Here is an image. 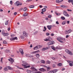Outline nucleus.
<instances>
[{
    "mask_svg": "<svg viewBox=\"0 0 73 73\" xmlns=\"http://www.w3.org/2000/svg\"><path fill=\"white\" fill-rule=\"evenodd\" d=\"M31 69L32 70H33V71L29 70H27L26 71L28 73H35V72H34V71H37V69L33 67H32L31 68Z\"/></svg>",
    "mask_w": 73,
    "mask_h": 73,
    "instance_id": "1",
    "label": "nucleus"
},
{
    "mask_svg": "<svg viewBox=\"0 0 73 73\" xmlns=\"http://www.w3.org/2000/svg\"><path fill=\"white\" fill-rule=\"evenodd\" d=\"M57 40L59 41V42H62V41L61 40H63L64 41L65 40V39L64 38H62L61 37H59L57 38Z\"/></svg>",
    "mask_w": 73,
    "mask_h": 73,
    "instance_id": "2",
    "label": "nucleus"
},
{
    "mask_svg": "<svg viewBox=\"0 0 73 73\" xmlns=\"http://www.w3.org/2000/svg\"><path fill=\"white\" fill-rule=\"evenodd\" d=\"M65 51L67 53H68V54H70V55H71V56H72L73 55V53H72V52H70V51L68 49H66L65 50Z\"/></svg>",
    "mask_w": 73,
    "mask_h": 73,
    "instance_id": "3",
    "label": "nucleus"
},
{
    "mask_svg": "<svg viewBox=\"0 0 73 73\" xmlns=\"http://www.w3.org/2000/svg\"><path fill=\"white\" fill-rule=\"evenodd\" d=\"M63 14L66 17H69V15L67 13V12H66V11H63Z\"/></svg>",
    "mask_w": 73,
    "mask_h": 73,
    "instance_id": "4",
    "label": "nucleus"
},
{
    "mask_svg": "<svg viewBox=\"0 0 73 73\" xmlns=\"http://www.w3.org/2000/svg\"><path fill=\"white\" fill-rule=\"evenodd\" d=\"M71 32H72V30L70 29L68 31H66L65 32V34L66 35H68L69 33H70Z\"/></svg>",
    "mask_w": 73,
    "mask_h": 73,
    "instance_id": "5",
    "label": "nucleus"
},
{
    "mask_svg": "<svg viewBox=\"0 0 73 73\" xmlns=\"http://www.w3.org/2000/svg\"><path fill=\"white\" fill-rule=\"evenodd\" d=\"M2 35H3V36H8V35H9V34H8V33H5V32H4V31H2Z\"/></svg>",
    "mask_w": 73,
    "mask_h": 73,
    "instance_id": "6",
    "label": "nucleus"
},
{
    "mask_svg": "<svg viewBox=\"0 0 73 73\" xmlns=\"http://www.w3.org/2000/svg\"><path fill=\"white\" fill-rule=\"evenodd\" d=\"M51 40L50 37H49L48 38H46L44 40L45 41H50Z\"/></svg>",
    "mask_w": 73,
    "mask_h": 73,
    "instance_id": "7",
    "label": "nucleus"
},
{
    "mask_svg": "<svg viewBox=\"0 0 73 73\" xmlns=\"http://www.w3.org/2000/svg\"><path fill=\"white\" fill-rule=\"evenodd\" d=\"M10 59H8L9 61H11V64H13V62H14V60H13V59L11 58H10Z\"/></svg>",
    "mask_w": 73,
    "mask_h": 73,
    "instance_id": "8",
    "label": "nucleus"
},
{
    "mask_svg": "<svg viewBox=\"0 0 73 73\" xmlns=\"http://www.w3.org/2000/svg\"><path fill=\"white\" fill-rule=\"evenodd\" d=\"M23 35L24 36H25V37H27L28 36V34L27 33H26V32L25 31H23Z\"/></svg>",
    "mask_w": 73,
    "mask_h": 73,
    "instance_id": "9",
    "label": "nucleus"
},
{
    "mask_svg": "<svg viewBox=\"0 0 73 73\" xmlns=\"http://www.w3.org/2000/svg\"><path fill=\"white\" fill-rule=\"evenodd\" d=\"M27 65L28 64L23 65V66H24V68L26 69L27 68H28L30 67V66H28Z\"/></svg>",
    "mask_w": 73,
    "mask_h": 73,
    "instance_id": "10",
    "label": "nucleus"
},
{
    "mask_svg": "<svg viewBox=\"0 0 73 73\" xmlns=\"http://www.w3.org/2000/svg\"><path fill=\"white\" fill-rule=\"evenodd\" d=\"M42 67H44V68H47V70H48L50 69V68L49 67H47V66H45V65H43L42 66Z\"/></svg>",
    "mask_w": 73,
    "mask_h": 73,
    "instance_id": "11",
    "label": "nucleus"
},
{
    "mask_svg": "<svg viewBox=\"0 0 73 73\" xmlns=\"http://www.w3.org/2000/svg\"><path fill=\"white\" fill-rule=\"evenodd\" d=\"M52 27H53V26L52 25H48L47 26V27L49 30H50Z\"/></svg>",
    "mask_w": 73,
    "mask_h": 73,
    "instance_id": "12",
    "label": "nucleus"
},
{
    "mask_svg": "<svg viewBox=\"0 0 73 73\" xmlns=\"http://www.w3.org/2000/svg\"><path fill=\"white\" fill-rule=\"evenodd\" d=\"M49 49V47H47L46 48H43L42 49V51H45V50H47Z\"/></svg>",
    "mask_w": 73,
    "mask_h": 73,
    "instance_id": "13",
    "label": "nucleus"
},
{
    "mask_svg": "<svg viewBox=\"0 0 73 73\" xmlns=\"http://www.w3.org/2000/svg\"><path fill=\"white\" fill-rule=\"evenodd\" d=\"M14 5H15V6H17V7H18V6H19L18 1H17L16 3H14Z\"/></svg>",
    "mask_w": 73,
    "mask_h": 73,
    "instance_id": "14",
    "label": "nucleus"
},
{
    "mask_svg": "<svg viewBox=\"0 0 73 73\" xmlns=\"http://www.w3.org/2000/svg\"><path fill=\"white\" fill-rule=\"evenodd\" d=\"M39 70H40V71H41V72H44V71H46V70H45V69H44V68H40V69H39Z\"/></svg>",
    "mask_w": 73,
    "mask_h": 73,
    "instance_id": "15",
    "label": "nucleus"
},
{
    "mask_svg": "<svg viewBox=\"0 0 73 73\" xmlns=\"http://www.w3.org/2000/svg\"><path fill=\"white\" fill-rule=\"evenodd\" d=\"M19 51L20 52V53H21V54H24V52H23V50L20 48L19 49Z\"/></svg>",
    "mask_w": 73,
    "mask_h": 73,
    "instance_id": "16",
    "label": "nucleus"
},
{
    "mask_svg": "<svg viewBox=\"0 0 73 73\" xmlns=\"http://www.w3.org/2000/svg\"><path fill=\"white\" fill-rule=\"evenodd\" d=\"M63 0H56V2L57 3H60Z\"/></svg>",
    "mask_w": 73,
    "mask_h": 73,
    "instance_id": "17",
    "label": "nucleus"
},
{
    "mask_svg": "<svg viewBox=\"0 0 73 73\" xmlns=\"http://www.w3.org/2000/svg\"><path fill=\"white\" fill-rule=\"evenodd\" d=\"M22 63L23 64L22 65V66H23L24 65H28V64H27V63L26 62H25L24 61H22Z\"/></svg>",
    "mask_w": 73,
    "mask_h": 73,
    "instance_id": "18",
    "label": "nucleus"
},
{
    "mask_svg": "<svg viewBox=\"0 0 73 73\" xmlns=\"http://www.w3.org/2000/svg\"><path fill=\"white\" fill-rule=\"evenodd\" d=\"M4 70H5V71H8V66L5 67L4 68Z\"/></svg>",
    "mask_w": 73,
    "mask_h": 73,
    "instance_id": "19",
    "label": "nucleus"
},
{
    "mask_svg": "<svg viewBox=\"0 0 73 73\" xmlns=\"http://www.w3.org/2000/svg\"><path fill=\"white\" fill-rule=\"evenodd\" d=\"M73 64V61L71 62H70V63H69V64L70 66H72Z\"/></svg>",
    "mask_w": 73,
    "mask_h": 73,
    "instance_id": "20",
    "label": "nucleus"
},
{
    "mask_svg": "<svg viewBox=\"0 0 73 73\" xmlns=\"http://www.w3.org/2000/svg\"><path fill=\"white\" fill-rule=\"evenodd\" d=\"M9 21V20H7V21H6L5 22V24L6 25L8 24V22Z\"/></svg>",
    "mask_w": 73,
    "mask_h": 73,
    "instance_id": "21",
    "label": "nucleus"
},
{
    "mask_svg": "<svg viewBox=\"0 0 73 73\" xmlns=\"http://www.w3.org/2000/svg\"><path fill=\"white\" fill-rule=\"evenodd\" d=\"M25 56L27 57H32V56H31V55L28 54H26Z\"/></svg>",
    "mask_w": 73,
    "mask_h": 73,
    "instance_id": "22",
    "label": "nucleus"
},
{
    "mask_svg": "<svg viewBox=\"0 0 73 73\" xmlns=\"http://www.w3.org/2000/svg\"><path fill=\"white\" fill-rule=\"evenodd\" d=\"M68 3H72V5H73V0H68Z\"/></svg>",
    "mask_w": 73,
    "mask_h": 73,
    "instance_id": "23",
    "label": "nucleus"
},
{
    "mask_svg": "<svg viewBox=\"0 0 73 73\" xmlns=\"http://www.w3.org/2000/svg\"><path fill=\"white\" fill-rule=\"evenodd\" d=\"M29 8H35V6L34 5H31L29 6Z\"/></svg>",
    "mask_w": 73,
    "mask_h": 73,
    "instance_id": "24",
    "label": "nucleus"
},
{
    "mask_svg": "<svg viewBox=\"0 0 73 73\" xmlns=\"http://www.w3.org/2000/svg\"><path fill=\"white\" fill-rule=\"evenodd\" d=\"M7 67L8 68V69H9V70H12V69H13L12 68H11V67H10L9 66H8Z\"/></svg>",
    "mask_w": 73,
    "mask_h": 73,
    "instance_id": "25",
    "label": "nucleus"
},
{
    "mask_svg": "<svg viewBox=\"0 0 73 73\" xmlns=\"http://www.w3.org/2000/svg\"><path fill=\"white\" fill-rule=\"evenodd\" d=\"M28 15V14L27 13H25L23 15V16H27Z\"/></svg>",
    "mask_w": 73,
    "mask_h": 73,
    "instance_id": "26",
    "label": "nucleus"
},
{
    "mask_svg": "<svg viewBox=\"0 0 73 73\" xmlns=\"http://www.w3.org/2000/svg\"><path fill=\"white\" fill-rule=\"evenodd\" d=\"M57 71H58V70H56V69L54 70H53L54 73H56V72H57Z\"/></svg>",
    "mask_w": 73,
    "mask_h": 73,
    "instance_id": "27",
    "label": "nucleus"
},
{
    "mask_svg": "<svg viewBox=\"0 0 73 73\" xmlns=\"http://www.w3.org/2000/svg\"><path fill=\"white\" fill-rule=\"evenodd\" d=\"M51 48L52 49H53L54 50H56V48L54 46H52L51 47Z\"/></svg>",
    "mask_w": 73,
    "mask_h": 73,
    "instance_id": "28",
    "label": "nucleus"
},
{
    "mask_svg": "<svg viewBox=\"0 0 73 73\" xmlns=\"http://www.w3.org/2000/svg\"><path fill=\"white\" fill-rule=\"evenodd\" d=\"M61 19L63 20L65 19V18L64 17H60Z\"/></svg>",
    "mask_w": 73,
    "mask_h": 73,
    "instance_id": "29",
    "label": "nucleus"
},
{
    "mask_svg": "<svg viewBox=\"0 0 73 73\" xmlns=\"http://www.w3.org/2000/svg\"><path fill=\"white\" fill-rule=\"evenodd\" d=\"M3 44H7V42L6 41H5V40H4L3 41Z\"/></svg>",
    "mask_w": 73,
    "mask_h": 73,
    "instance_id": "30",
    "label": "nucleus"
},
{
    "mask_svg": "<svg viewBox=\"0 0 73 73\" xmlns=\"http://www.w3.org/2000/svg\"><path fill=\"white\" fill-rule=\"evenodd\" d=\"M47 45H52L51 44V42H49L47 43Z\"/></svg>",
    "mask_w": 73,
    "mask_h": 73,
    "instance_id": "31",
    "label": "nucleus"
},
{
    "mask_svg": "<svg viewBox=\"0 0 73 73\" xmlns=\"http://www.w3.org/2000/svg\"><path fill=\"white\" fill-rule=\"evenodd\" d=\"M38 49V47H37V46H36V47L34 48L33 49L34 50H37Z\"/></svg>",
    "mask_w": 73,
    "mask_h": 73,
    "instance_id": "32",
    "label": "nucleus"
},
{
    "mask_svg": "<svg viewBox=\"0 0 73 73\" xmlns=\"http://www.w3.org/2000/svg\"><path fill=\"white\" fill-rule=\"evenodd\" d=\"M57 65H58V66H61V65H62V64H61V63H60L58 64Z\"/></svg>",
    "mask_w": 73,
    "mask_h": 73,
    "instance_id": "33",
    "label": "nucleus"
},
{
    "mask_svg": "<svg viewBox=\"0 0 73 73\" xmlns=\"http://www.w3.org/2000/svg\"><path fill=\"white\" fill-rule=\"evenodd\" d=\"M41 63H42L43 64H45V61L44 60H41Z\"/></svg>",
    "mask_w": 73,
    "mask_h": 73,
    "instance_id": "34",
    "label": "nucleus"
},
{
    "mask_svg": "<svg viewBox=\"0 0 73 73\" xmlns=\"http://www.w3.org/2000/svg\"><path fill=\"white\" fill-rule=\"evenodd\" d=\"M46 64H50V61H49V60H47L46 62Z\"/></svg>",
    "mask_w": 73,
    "mask_h": 73,
    "instance_id": "35",
    "label": "nucleus"
},
{
    "mask_svg": "<svg viewBox=\"0 0 73 73\" xmlns=\"http://www.w3.org/2000/svg\"><path fill=\"white\" fill-rule=\"evenodd\" d=\"M42 12H45V11H46V9H42Z\"/></svg>",
    "mask_w": 73,
    "mask_h": 73,
    "instance_id": "36",
    "label": "nucleus"
},
{
    "mask_svg": "<svg viewBox=\"0 0 73 73\" xmlns=\"http://www.w3.org/2000/svg\"><path fill=\"white\" fill-rule=\"evenodd\" d=\"M55 14H56L57 16H59V15H61V13H57L56 12L55 13Z\"/></svg>",
    "mask_w": 73,
    "mask_h": 73,
    "instance_id": "37",
    "label": "nucleus"
},
{
    "mask_svg": "<svg viewBox=\"0 0 73 73\" xmlns=\"http://www.w3.org/2000/svg\"><path fill=\"white\" fill-rule=\"evenodd\" d=\"M51 42V44H54V41H50Z\"/></svg>",
    "mask_w": 73,
    "mask_h": 73,
    "instance_id": "38",
    "label": "nucleus"
},
{
    "mask_svg": "<svg viewBox=\"0 0 73 73\" xmlns=\"http://www.w3.org/2000/svg\"><path fill=\"white\" fill-rule=\"evenodd\" d=\"M66 24V21H64L63 22V23H62V25H65Z\"/></svg>",
    "mask_w": 73,
    "mask_h": 73,
    "instance_id": "39",
    "label": "nucleus"
},
{
    "mask_svg": "<svg viewBox=\"0 0 73 73\" xmlns=\"http://www.w3.org/2000/svg\"><path fill=\"white\" fill-rule=\"evenodd\" d=\"M20 38H21L22 40H24V36H21L20 37Z\"/></svg>",
    "mask_w": 73,
    "mask_h": 73,
    "instance_id": "40",
    "label": "nucleus"
},
{
    "mask_svg": "<svg viewBox=\"0 0 73 73\" xmlns=\"http://www.w3.org/2000/svg\"><path fill=\"white\" fill-rule=\"evenodd\" d=\"M36 52L37 53H38V52H40V51L39 50H38L37 51L33 52V53H36Z\"/></svg>",
    "mask_w": 73,
    "mask_h": 73,
    "instance_id": "41",
    "label": "nucleus"
},
{
    "mask_svg": "<svg viewBox=\"0 0 73 73\" xmlns=\"http://www.w3.org/2000/svg\"><path fill=\"white\" fill-rule=\"evenodd\" d=\"M27 7H25L23 9V11H25L27 10Z\"/></svg>",
    "mask_w": 73,
    "mask_h": 73,
    "instance_id": "42",
    "label": "nucleus"
},
{
    "mask_svg": "<svg viewBox=\"0 0 73 73\" xmlns=\"http://www.w3.org/2000/svg\"><path fill=\"white\" fill-rule=\"evenodd\" d=\"M44 30H43V31H46V28L45 27H44Z\"/></svg>",
    "mask_w": 73,
    "mask_h": 73,
    "instance_id": "43",
    "label": "nucleus"
},
{
    "mask_svg": "<svg viewBox=\"0 0 73 73\" xmlns=\"http://www.w3.org/2000/svg\"><path fill=\"white\" fill-rule=\"evenodd\" d=\"M22 4V3H20V2H19V5H21Z\"/></svg>",
    "mask_w": 73,
    "mask_h": 73,
    "instance_id": "44",
    "label": "nucleus"
},
{
    "mask_svg": "<svg viewBox=\"0 0 73 73\" xmlns=\"http://www.w3.org/2000/svg\"><path fill=\"white\" fill-rule=\"evenodd\" d=\"M5 52L7 53H8L9 52V50H6Z\"/></svg>",
    "mask_w": 73,
    "mask_h": 73,
    "instance_id": "45",
    "label": "nucleus"
},
{
    "mask_svg": "<svg viewBox=\"0 0 73 73\" xmlns=\"http://www.w3.org/2000/svg\"><path fill=\"white\" fill-rule=\"evenodd\" d=\"M36 57H38L39 56V55L38 54H37L36 55Z\"/></svg>",
    "mask_w": 73,
    "mask_h": 73,
    "instance_id": "46",
    "label": "nucleus"
},
{
    "mask_svg": "<svg viewBox=\"0 0 73 73\" xmlns=\"http://www.w3.org/2000/svg\"><path fill=\"white\" fill-rule=\"evenodd\" d=\"M10 4L11 5H12V4H13V2H12V1H10Z\"/></svg>",
    "mask_w": 73,
    "mask_h": 73,
    "instance_id": "47",
    "label": "nucleus"
},
{
    "mask_svg": "<svg viewBox=\"0 0 73 73\" xmlns=\"http://www.w3.org/2000/svg\"><path fill=\"white\" fill-rule=\"evenodd\" d=\"M3 58H1V63H3Z\"/></svg>",
    "mask_w": 73,
    "mask_h": 73,
    "instance_id": "48",
    "label": "nucleus"
},
{
    "mask_svg": "<svg viewBox=\"0 0 73 73\" xmlns=\"http://www.w3.org/2000/svg\"><path fill=\"white\" fill-rule=\"evenodd\" d=\"M50 35V33H46V35L47 36H49V35Z\"/></svg>",
    "mask_w": 73,
    "mask_h": 73,
    "instance_id": "49",
    "label": "nucleus"
},
{
    "mask_svg": "<svg viewBox=\"0 0 73 73\" xmlns=\"http://www.w3.org/2000/svg\"><path fill=\"white\" fill-rule=\"evenodd\" d=\"M61 7L63 8H65V6L64 5H61Z\"/></svg>",
    "mask_w": 73,
    "mask_h": 73,
    "instance_id": "50",
    "label": "nucleus"
},
{
    "mask_svg": "<svg viewBox=\"0 0 73 73\" xmlns=\"http://www.w3.org/2000/svg\"><path fill=\"white\" fill-rule=\"evenodd\" d=\"M14 40H17V37H14Z\"/></svg>",
    "mask_w": 73,
    "mask_h": 73,
    "instance_id": "51",
    "label": "nucleus"
},
{
    "mask_svg": "<svg viewBox=\"0 0 73 73\" xmlns=\"http://www.w3.org/2000/svg\"><path fill=\"white\" fill-rule=\"evenodd\" d=\"M48 18H51V17H52V16L51 15H50L48 16Z\"/></svg>",
    "mask_w": 73,
    "mask_h": 73,
    "instance_id": "52",
    "label": "nucleus"
},
{
    "mask_svg": "<svg viewBox=\"0 0 73 73\" xmlns=\"http://www.w3.org/2000/svg\"><path fill=\"white\" fill-rule=\"evenodd\" d=\"M10 30L11 28L10 27H9L7 29V30L8 31H10Z\"/></svg>",
    "mask_w": 73,
    "mask_h": 73,
    "instance_id": "53",
    "label": "nucleus"
},
{
    "mask_svg": "<svg viewBox=\"0 0 73 73\" xmlns=\"http://www.w3.org/2000/svg\"><path fill=\"white\" fill-rule=\"evenodd\" d=\"M72 61H69V60H68L67 61V62L68 63H70V62H72Z\"/></svg>",
    "mask_w": 73,
    "mask_h": 73,
    "instance_id": "54",
    "label": "nucleus"
},
{
    "mask_svg": "<svg viewBox=\"0 0 73 73\" xmlns=\"http://www.w3.org/2000/svg\"><path fill=\"white\" fill-rule=\"evenodd\" d=\"M10 40H14V38H11L10 39Z\"/></svg>",
    "mask_w": 73,
    "mask_h": 73,
    "instance_id": "55",
    "label": "nucleus"
},
{
    "mask_svg": "<svg viewBox=\"0 0 73 73\" xmlns=\"http://www.w3.org/2000/svg\"><path fill=\"white\" fill-rule=\"evenodd\" d=\"M39 7L40 8H42V5H39Z\"/></svg>",
    "mask_w": 73,
    "mask_h": 73,
    "instance_id": "56",
    "label": "nucleus"
},
{
    "mask_svg": "<svg viewBox=\"0 0 73 73\" xmlns=\"http://www.w3.org/2000/svg\"><path fill=\"white\" fill-rule=\"evenodd\" d=\"M65 69L64 68H63L62 69V70L63 71V70H64Z\"/></svg>",
    "mask_w": 73,
    "mask_h": 73,
    "instance_id": "57",
    "label": "nucleus"
},
{
    "mask_svg": "<svg viewBox=\"0 0 73 73\" xmlns=\"http://www.w3.org/2000/svg\"><path fill=\"white\" fill-rule=\"evenodd\" d=\"M51 36H54V34L53 33H52L51 34Z\"/></svg>",
    "mask_w": 73,
    "mask_h": 73,
    "instance_id": "58",
    "label": "nucleus"
},
{
    "mask_svg": "<svg viewBox=\"0 0 73 73\" xmlns=\"http://www.w3.org/2000/svg\"><path fill=\"white\" fill-rule=\"evenodd\" d=\"M56 24H59V23L58 22V21H57L56 22Z\"/></svg>",
    "mask_w": 73,
    "mask_h": 73,
    "instance_id": "59",
    "label": "nucleus"
},
{
    "mask_svg": "<svg viewBox=\"0 0 73 73\" xmlns=\"http://www.w3.org/2000/svg\"><path fill=\"white\" fill-rule=\"evenodd\" d=\"M16 14H17V13L16 12H15L14 13V15H16Z\"/></svg>",
    "mask_w": 73,
    "mask_h": 73,
    "instance_id": "60",
    "label": "nucleus"
},
{
    "mask_svg": "<svg viewBox=\"0 0 73 73\" xmlns=\"http://www.w3.org/2000/svg\"><path fill=\"white\" fill-rule=\"evenodd\" d=\"M67 11H70V12H71V11H72V10L69 9H67Z\"/></svg>",
    "mask_w": 73,
    "mask_h": 73,
    "instance_id": "61",
    "label": "nucleus"
},
{
    "mask_svg": "<svg viewBox=\"0 0 73 73\" xmlns=\"http://www.w3.org/2000/svg\"><path fill=\"white\" fill-rule=\"evenodd\" d=\"M36 73H42L40 71H38L36 72Z\"/></svg>",
    "mask_w": 73,
    "mask_h": 73,
    "instance_id": "62",
    "label": "nucleus"
},
{
    "mask_svg": "<svg viewBox=\"0 0 73 73\" xmlns=\"http://www.w3.org/2000/svg\"><path fill=\"white\" fill-rule=\"evenodd\" d=\"M69 37V35H67L66 36V38H68Z\"/></svg>",
    "mask_w": 73,
    "mask_h": 73,
    "instance_id": "63",
    "label": "nucleus"
},
{
    "mask_svg": "<svg viewBox=\"0 0 73 73\" xmlns=\"http://www.w3.org/2000/svg\"><path fill=\"white\" fill-rule=\"evenodd\" d=\"M11 37H14V36H15V35H11Z\"/></svg>",
    "mask_w": 73,
    "mask_h": 73,
    "instance_id": "64",
    "label": "nucleus"
}]
</instances>
